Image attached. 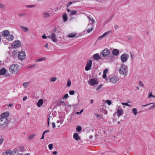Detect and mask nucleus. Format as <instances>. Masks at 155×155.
I'll list each match as a JSON object with an SVG mask.
<instances>
[{
  "label": "nucleus",
  "instance_id": "63",
  "mask_svg": "<svg viewBox=\"0 0 155 155\" xmlns=\"http://www.w3.org/2000/svg\"><path fill=\"white\" fill-rule=\"evenodd\" d=\"M52 127L54 128L55 127V123L54 122H53L52 123Z\"/></svg>",
  "mask_w": 155,
  "mask_h": 155
},
{
  "label": "nucleus",
  "instance_id": "62",
  "mask_svg": "<svg viewBox=\"0 0 155 155\" xmlns=\"http://www.w3.org/2000/svg\"><path fill=\"white\" fill-rule=\"evenodd\" d=\"M27 98V97L26 96H25L23 97V101H25Z\"/></svg>",
  "mask_w": 155,
  "mask_h": 155
},
{
  "label": "nucleus",
  "instance_id": "2",
  "mask_svg": "<svg viewBox=\"0 0 155 155\" xmlns=\"http://www.w3.org/2000/svg\"><path fill=\"white\" fill-rule=\"evenodd\" d=\"M119 72L121 75L127 76L128 73L127 66L123 64H121L119 69Z\"/></svg>",
  "mask_w": 155,
  "mask_h": 155
},
{
  "label": "nucleus",
  "instance_id": "50",
  "mask_svg": "<svg viewBox=\"0 0 155 155\" xmlns=\"http://www.w3.org/2000/svg\"><path fill=\"white\" fill-rule=\"evenodd\" d=\"M74 91H70L69 92V93L71 95H73L74 94Z\"/></svg>",
  "mask_w": 155,
  "mask_h": 155
},
{
  "label": "nucleus",
  "instance_id": "40",
  "mask_svg": "<svg viewBox=\"0 0 155 155\" xmlns=\"http://www.w3.org/2000/svg\"><path fill=\"white\" fill-rule=\"evenodd\" d=\"M57 79L56 77H53L50 79V80L52 82L55 81Z\"/></svg>",
  "mask_w": 155,
  "mask_h": 155
},
{
  "label": "nucleus",
  "instance_id": "57",
  "mask_svg": "<svg viewBox=\"0 0 155 155\" xmlns=\"http://www.w3.org/2000/svg\"><path fill=\"white\" fill-rule=\"evenodd\" d=\"M130 54L131 58H132V59H133V57L134 56V53L132 52H130Z\"/></svg>",
  "mask_w": 155,
  "mask_h": 155
},
{
  "label": "nucleus",
  "instance_id": "25",
  "mask_svg": "<svg viewBox=\"0 0 155 155\" xmlns=\"http://www.w3.org/2000/svg\"><path fill=\"white\" fill-rule=\"evenodd\" d=\"M132 111L134 116H136L137 115V109L136 108H133L132 109Z\"/></svg>",
  "mask_w": 155,
  "mask_h": 155
},
{
  "label": "nucleus",
  "instance_id": "27",
  "mask_svg": "<svg viewBox=\"0 0 155 155\" xmlns=\"http://www.w3.org/2000/svg\"><path fill=\"white\" fill-rule=\"evenodd\" d=\"M63 18L64 21H66L68 20V16L66 13L64 14L63 15Z\"/></svg>",
  "mask_w": 155,
  "mask_h": 155
},
{
  "label": "nucleus",
  "instance_id": "7",
  "mask_svg": "<svg viewBox=\"0 0 155 155\" xmlns=\"http://www.w3.org/2000/svg\"><path fill=\"white\" fill-rule=\"evenodd\" d=\"M26 54L24 51H22L19 52L18 54V57L19 59L22 60L25 58Z\"/></svg>",
  "mask_w": 155,
  "mask_h": 155
},
{
  "label": "nucleus",
  "instance_id": "60",
  "mask_svg": "<svg viewBox=\"0 0 155 155\" xmlns=\"http://www.w3.org/2000/svg\"><path fill=\"white\" fill-rule=\"evenodd\" d=\"M45 35V34L42 36V38L43 39H46L47 38V37Z\"/></svg>",
  "mask_w": 155,
  "mask_h": 155
},
{
  "label": "nucleus",
  "instance_id": "22",
  "mask_svg": "<svg viewBox=\"0 0 155 155\" xmlns=\"http://www.w3.org/2000/svg\"><path fill=\"white\" fill-rule=\"evenodd\" d=\"M97 83V82L94 79H92L91 80L90 84L95 85Z\"/></svg>",
  "mask_w": 155,
  "mask_h": 155
},
{
  "label": "nucleus",
  "instance_id": "38",
  "mask_svg": "<svg viewBox=\"0 0 155 155\" xmlns=\"http://www.w3.org/2000/svg\"><path fill=\"white\" fill-rule=\"evenodd\" d=\"M5 5L0 3V8L4 9L5 8Z\"/></svg>",
  "mask_w": 155,
  "mask_h": 155
},
{
  "label": "nucleus",
  "instance_id": "47",
  "mask_svg": "<svg viewBox=\"0 0 155 155\" xmlns=\"http://www.w3.org/2000/svg\"><path fill=\"white\" fill-rule=\"evenodd\" d=\"M106 102L107 104L110 105L111 104V102L110 100H107L106 101Z\"/></svg>",
  "mask_w": 155,
  "mask_h": 155
},
{
  "label": "nucleus",
  "instance_id": "48",
  "mask_svg": "<svg viewBox=\"0 0 155 155\" xmlns=\"http://www.w3.org/2000/svg\"><path fill=\"white\" fill-rule=\"evenodd\" d=\"M25 150V148L23 147H20V151L21 152H22Z\"/></svg>",
  "mask_w": 155,
  "mask_h": 155
},
{
  "label": "nucleus",
  "instance_id": "15",
  "mask_svg": "<svg viewBox=\"0 0 155 155\" xmlns=\"http://www.w3.org/2000/svg\"><path fill=\"white\" fill-rule=\"evenodd\" d=\"M50 17V15L48 12H44L42 14V17L44 18H47Z\"/></svg>",
  "mask_w": 155,
  "mask_h": 155
},
{
  "label": "nucleus",
  "instance_id": "64",
  "mask_svg": "<svg viewBox=\"0 0 155 155\" xmlns=\"http://www.w3.org/2000/svg\"><path fill=\"white\" fill-rule=\"evenodd\" d=\"M58 153V152L56 151H54L53 152V154H54V155H56Z\"/></svg>",
  "mask_w": 155,
  "mask_h": 155
},
{
  "label": "nucleus",
  "instance_id": "5",
  "mask_svg": "<svg viewBox=\"0 0 155 155\" xmlns=\"http://www.w3.org/2000/svg\"><path fill=\"white\" fill-rule=\"evenodd\" d=\"M129 55L125 54H122L120 56V58L122 63L126 62L128 60Z\"/></svg>",
  "mask_w": 155,
  "mask_h": 155
},
{
  "label": "nucleus",
  "instance_id": "1",
  "mask_svg": "<svg viewBox=\"0 0 155 155\" xmlns=\"http://www.w3.org/2000/svg\"><path fill=\"white\" fill-rule=\"evenodd\" d=\"M19 71V66L16 64L11 65L9 68L10 72L13 74H17L18 73Z\"/></svg>",
  "mask_w": 155,
  "mask_h": 155
},
{
  "label": "nucleus",
  "instance_id": "4",
  "mask_svg": "<svg viewBox=\"0 0 155 155\" xmlns=\"http://www.w3.org/2000/svg\"><path fill=\"white\" fill-rule=\"evenodd\" d=\"M120 79L118 76H110L107 78V80L112 83H115L119 81Z\"/></svg>",
  "mask_w": 155,
  "mask_h": 155
},
{
  "label": "nucleus",
  "instance_id": "55",
  "mask_svg": "<svg viewBox=\"0 0 155 155\" xmlns=\"http://www.w3.org/2000/svg\"><path fill=\"white\" fill-rule=\"evenodd\" d=\"M102 85H100V86H99V87L97 88L96 90L97 91L99 90L102 87Z\"/></svg>",
  "mask_w": 155,
  "mask_h": 155
},
{
  "label": "nucleus",
  "instance_id": "28",
  "mask_svg": "<svg viewBox=\"0 0 155 155\" xmlns=\"http://www.w3.org/2000/svg\"><path fill=\"white\" fill-rule=\"evenodd\" d=\"M90 26L91 28H89L87 30V31L88 33H90L93 30V27L92 26L91 24H88V26Z\"/></svg>",
  "mask_w": 155,
  "mask_h": 155
},
{
  "label": "nucleus",
  "instance_id": "21",
  "mask_svg": "<svg viewBox=\"0 0 155 155\" xmlns=\"http://www.w3.org/2000/svg\"><path fill=\"white\" fill-rule=\"evenodd\" d=\"M93 58L94 59L97 61L98 60L101 58V57L99 54L97 53L96 54L93 55Z\"/></svg>",
  "mask_w": 155,
  "mask_h": 155
},
{
  "label": "nucleus",
  "instance_id": "31",
  "mask_svg": "<svg viewBox=\"0 0 155 155\" xmlns=\"http://www.w3.org/2000/svg\"><path fill=\"white\" fill-rule=\"evenodd\" d=\"M77 12L75 10H73L71 11L70 13V15H74L77 14Z\"/></svg>",
  "mask_w": 155,
  "mask_h": 155
},
{
  "label": "nucleus",
  "instance_id": "61",
  "mask_svg": "<svg viewBox=\"0 0 155 155\" xmlns=\"http://www.w3.org/2000/svg\"><path fill=\"white\" fill-rule=\"evenodd\" d=\"M103 77L104 78H107V75L106 74H103Z\"/></svg>",
  "mask_w": 155,
  "mask_h": 155
},
{
  "label": "nucleus",
  "instance_id": "41",
  "mask_svg": "<svg viewBox=\"0 0 155 155\" xmlns=\"http://www.w3.org/2000/svg\"><path fill=\"white\" fill-rule=\"evenodd\" d=\"M26 15V13H22L19 14L18 15V16L20 17H23V16L25 15Z\"/></svg>",
  "mask_w": 155,
  "mask_h": 155
},
{
  "label": "nucleus",
  "instance_id": "37",
  "mask_svg": "<svg viewBox=\"0 0 155 155\" xmlns=\"http://www.w3.org/2000/svg\"><path fill=\"white\" fill-rule=\"evenodd\" d=\"M149 105L152 104V105L149 108L150 110L152 109L155 107V106H154V104L153 103H150L149 104Z\"/></svg>",
  "mask_w": 155,
  "mask_h": 155
},
{
  "label": "nucleus",
  "instance_id": "36",
  "mask_svg": "<svg viewBox=\"0 0 155 155\" xmlns=\"http://www.w3.org/2000/svg\"><path fill=\"white\" fill-rule=\"evenodd\" d=\"M63 121H64V119H63V120H57V123L58 124H59V123H60V124H62Z\"/></svg>",
  "mask_w": 155,
  "mask_h": 155
},
{
  "label": "nucleus",
  "instance_id": "53",
  "mask_svg": "<svg viewBox=\"0 0 155 155\" xmlns=\"http://www.w3.org/2000/svg\"><path fill=\"white\" fill-rule=\"evenodd\" d=\"M108 69L107 68L105 69L103 71V74H106L107 73L108 71Z\"/></svg>",
  "mask_w": 155,
  "mask_h": 155
},
{
  "label": "nucleus",
  "instance_id": "42",
  "mask_svg": "<svg viewBox=\"0 0 155 155\" xmlns=\"http://www.w3.org/2000/svg\"><path fill=\"white\" fill-rule=\"evenodd\" d=\"M151 97H155L154 96H153V95H152V93L151 92L149 94V95H148V98H150Z\"/></svg>",
  "mask_w": 155,
  "mask_h": 155
},
{
  "label": "nucleus",
  "instance_id": "44",
  "mask_svg": "<svg viewBox=\"0 0 155 155\" xmlns=\"http://www.w3.org/2000/svg\"><path fill=\"white\" fill-rule=\"evenodd\" d=\"M53 145L52 144H50L48 145V147L50 150H51L53 148Z\"/></svg>",
  "mask_w": 155,
  "mask_h": 155
},
{
  "label": "nucleus",
  "instance_id": "45",
  "mask_svg": "<svg viewBox=\"0 0 155 155\" xmlns=\"http://www.w3.org/2000/svg\"><path fill=\"white\" fill-rule=\"evenodd\" d=\"M121 104H122L123 105H126V106H129V107H130L131 106V105H129L128 103H121Z\"/></svg>",
  "mask_w": 155,
  "mask_h": 155
},
{
  "label": "nucleus",
  "instance_id": "29",
  "mask_svg": "<svg viewBox=\"0 0 155 155\" xmlns=\"http://www.w3.org/2000/svg\"><path fill=\"white\" fill-rule=\"evenodd\" d=\"M61 104L63 106L65 107V108H66V106H67L68 104L65 103V102H64L63 101H60V102L58 103Z\"/></svg>",
  "mask_w": 155,
  "mask_h": 155
},
{
  "label": "nucleus",
  "instance_id": "3",
  "mask_svg": "<svg viewBox=\"0 0 155 155\" xmlns=\"http://www.w3.org/2000/svg\"><path fill=\"white\" fill-rule=\"evenodd\" d=\"M8 119H0V128H4L8 126Z\"/></svg>",
  "mask_w": 155,
  "mask_h": 155
},
{
  "label": "nucleus",
  "instance_id": "59",
  "mask_svg": "<svg viewBox=\"0 0 155 155\" xmlns=\"http://www.w3.org/2000/svg\"><path fill=\"white\" fill-rule=\"evenodd\" d=\"M74 106V105H70V104H68V105H67V106H66V107H71V106Z\"/></svg>",
  "mask_w": 155,
  "mask_h": 155
},
{
  "label": "nucleus",
  "instance_id": "51",
  "mask_svg": "<svg viewBox=\"0 0 155 155\" xmlns=\"http://www.w3.org/2000/svg\"><path fill=\"white\" fill-rule=\"evenodd\" d=\"M110 18H109L106 21L104 22V25L107 24L110 21Z\"/></svg>",
  "mask_w": 155,
  "mask_h": 155
},
{
  "label": "nucleus",
  "instance_id": "35",
  "mask_svg": "<svg viewBox=\"0 0 155 155\" xmlns=\"http://www.w3.org/2000/svg\"><path fill=\"white\" fill-rule=\"evenodd\" d=\"M76 34L74 33H71L68 35V36L69 38H72L74 37Z\"/></svg>",
  "mask_w": 155,
  "mask_h": 155
},
{
  "label": "nucleus",
  "instance_id": "17",
  "mask_svg": "<svg viewBox=\"0 0 155 155\" xmlns=\"http://www.w3.org/2000/svg\"><path fill=\"white\" fill-rule=\"evenodd\" d=\"M73 138L76 140H78L80 139V136L78 134L74 133L73 135Z\"/></svg>",
  "mask_w": 155,
  "mask_h": 155
},
{
  "label": "nucleus",
  "instance_id": "39",
  "mask_svg": "<svg viewBox=\"0 0 155 155\" xmlns=\"http://www.w3.org/2000/svg\"><path fill=\"white\" fill-rule=\"evenodd\" d=\"M36 135L35 134H33V135H30L28 137V139L30 140L33 138Z\"/></svg>",
  "mask_w": 155,
  "mask_h": 155
},
{
  "label": "nucleus",
  "instance_id": "34",
  "mask_svg": "<svg viewBox=\"0 0 155 155\" xmlns=\"http://www.w3.org/2000/svg\"><path fill=\"white\" fill-rule=\"evenodd\" d=\"M76 130L78 132H81V127L79 126H78L76 128Z\"/></svg>",
  "mask_w": 155,
  "mask_h": 155
},
{
  "label": "nucleus",
  "instance_id": "9",
  "mask_svg": "<svg viewBox=\"0 0 155 155\" xmlns=\"http://www.w3.org/2000/svg\"><path fill=\"white\" fill-rule=\"evenodd\" d=\"M110 53V51L108 49H104L101 52V54L103 57H106Z\"/></svg>",
  "mask_w": 155,
  "mask_h": 155
},
{
  "label": "nucleus",
  "instance_id": "13",
  "mask_svg": "<svg viewBox=\"0 0 155 155\" xmlns=\"http://www.w3.org/2000/svg\"><path fill=\"white\" fill-rule=\"evenodd\" d=\"M110 32L109 31L106 32H105L102 35L100 36L97 39V40H101L105 36H106Z\"/></svg>",
  "mask_w": 155,
  "mask_h": 155
},
{
  "label": "nucleus",
  "instance_id": "46",
  "mask_svg": "<svg viewBox=\"0 0 155 155\" xmlns=\"http://www.w3.org/2000/svg\"><path fill=\"white\" fill-rule=\"evenodd\" d=\"M35 6V5H26V7L28 8H33Z\"/></svg>",
  "mask_w": 155,
  "mask_h": 155
},
{
  "label": "nucleus",
  "instance_id": "49",
  "mask_svg": "<svg viewBox=\"0 0 155 155\" xmlns=\"http://www.w3.org/2000/svg\"><path fill=\"white\" fill-rule=\"evenodd\" d=\"M87 18L89 19V21H92V23H94V20L91 19L90 17L88 16Z\"/></svg>",
  "mask_w": 155,
  "mask_h": 155
},
{
  "label": "nucleus",
  "instance_id": "54",
  "mask_svg": "<svg viewBox=\"0 0 155 155\" xmlns=\"http://www.w3.org/2000/svg\"><path fill=\"white\" fill-rule=\"evenodd\" d=\"M72 4V2H69L67 4V8H68L69 6H70L71 4Z\"/></svg>",
  "mask_w": 155,
  "mask_h": 155
},
{
  "label": "nucleus",
  "instance_id": "6",
  "mask_svg": "<svg viewBox=\"0 0 155 155\" xmlns=\"http://www.w3.org/2000/svg\"><path fill=\"white\" fill-rule=\"evenodd\" d=\"M21 45V42L20 41L17 40L14 41L12 45L13 48H16L19 47Z\"/></svg>",
  "mask_w": 155,
  "mask_h": 155
},
{
  "label": "nucleus",
  "instance_id": "11",
  "mask_svg": "<svg viewBox=\"0 0 155 155\" xmlns=\"http://www.w3.org/2000/svg\"><path fill=\"white\" fill-rule=\"evenodd\" d=\"M43 104V100L42 99H40L38 100L36 104V105L38 107H41Z\"/></svg>",
  "mask_w": 155,
  "mask_h": 155
},
{
  "label": "nucleus",
  "instance_id": "52",
  "mask_svg": "<svg viewBox=\"0 0 155 155\" xmlns=\"http://www.w3.org/2000/svg\"><path fill=\"white\" fill-rule=\"evenodd\" d=\"M139 85L141 86V87H143L144 86V85L143 84V83L140 81H139Z\"/></svg>",
  "mask_w": 155,
  "mask_h": 155
},
{
  "label": "nucleus",
  "instance_id": "43",
  "mask_svg": "<svg viewBox=\"0 0 155 155\" xmlns=\"http://www.w3.org/2000/svg\"><path fill=\"white\" fill-rule=\"evenodd\" d=\"M68 97V94H66L63 97L64 100L66 99Z\"/></svg>",
  "mask_w": 155,
  "mask_h": 155
},
{
  "label": "nucleus",
  "instance_id": "20",
  "mask_svg": "<svg viewBox=\"0 0 155 155\" xmlns=\"http://www.w3.org/2000/svg\"><path fill=\"white\" fill-rule=\"evenodd\" d=\"M6 70L5 68H2L0 70V75H4L6 74Z\"/></svg>",
  "mask_w": 155,
  "mask_h": 155
},
{
  "label": "nucleus",
  "instance_id": "26",
  "mask_svg": "<svg viewBox=\"0 0 155 155\" xmlns=\"http://www.w3.org/2000/svg\"><path fill=\"white\" fill-rule=\"evenodd\" d=\"M46 59V57H43L39 59H37L35 60V62H40L42 61H43Z\"/></svg>",
  "mask_w": 155,
  "mask_h": 155
},
{
  "label": "nucleus",
  "instance_id": "16",
  "mask_svg": "<svg viewBox=\"0 0 155 155\" xmlns=\"http://www.w3.org/2000/svg\"><path fill=\"white\" fill-rule=\"evenodd\" d=\"M6 38L8 41H12L14 39V36L12 35L9 34L6 37Z\"/></svg>",
  "mask_w": 155,
  "mask_h": 155
},
{
  "label": "nucleus",
  "instance_id": "10",
  "mask_svg": "<svg viewBox=\"0 0 155 155\" xmlns=\"http://www.w3.org/2000/svg\"><path fill=\"white\" fill-rule=\"evenodd\" d=\"M9 114L8 112H5L2 113L1 115V118L8 119L7 117L9 116Z\"/></svg>",
  "mask_w": 155,
  "mask_h": 155
},
{
  "label": "nucleus",
  "instance_id": "58",
  "mask_svg": "<svg viewBox=\"0 0 155 155\" xmlns=\"http://www.w3.org/2000/svg\"><path fill=\"white\" fill-rule=\"evenodd\" d=\"M35 64H34L32 65H30V66H29L28 67V68H33V67H35Z\"/></svg>",
  "mask_w": 155,
  "mask_h": 155
},
{
  "label": "nucleus",
  "instance_id": "32",
  "mask_svg": "<svg viewBox=\"0 0 155 155\" xmlns=\"http://www.w3.org/2000/svg\"><path fill=\"white\" fill-rule=\"evenodd\" d=\"M19 53L17 50L13 51L12 55L14 56H16L18 53Z\"/></svg>",
  "mask_w": 155,
  "mask_h": 155
},
{
  "label": "nucleus",
  "instance_id": "18",
  "mask_svg": "<svg viewBox=\"0 0 155 155\" xmlns=\"http://www.w3.org/2000/svg\"><path fill=\"white\" fill-rule=\"evenodd\" d=\"M9 34V32L7 30H5L3 31L2 35L3 36L6 37Z\"/></svg>",
  "mask_w": 155,
  "mask_h": 155
},
{
  "label": "nucleus",
  "instance_id": "14",
  "mask_svg": "<svg viewBox=\"0 0 155 155\" xmlns=\"http://www.w3.org/2000/svg\"><path fill=\"white\" fill-rule=\"evenodd\" d=\"M12 151L10 150H7L5 153H3L1 155H12Z\"/></svg>",
  "mask_w": 155,
  "mask_h": 155
},
{
  "label": "nucleus",
  "instance_id": "19",
  "mask_svg": "<svg viewBox=\"0 0 155 155\" xmlns=\"http://www.w3.org/2000/svg\"><path fill=\"white\" fill-rule=\"evenodd\" d=\"M123 110L122 109H119V108L117 111V116L119 117L123 114Z\"/></svg>",
  "mask_w": 155,
  "mask_h": 155
},
{
  "label": "nucleus",
  "instance_id": "24",
  "mask_svg": "<svg viewBox=\"0 0 155 155\" xmlns=\"http://www.w3.org/2000/svg\"><path fill=\"white\" fill-rule=\"evenodd\" d=\"M119 51L117 49H113L112 53L113 54L115 55H117L119 53Z\"/></svg>",
  "mask_w": 155,
  "mask_h": 155
},
{
  "label": "nucleus",
  "instance_id": "12",
  "mask_svg": "<svg viewBox=\"0 0 155 155\" xmlns=\"http://www.w3.org/2000/svg\"><path fill=\"white\" fill-rule=\"evenodd\" d=\"M51 39L54 42H56L57 41V38H56V36L54 33H53L51 34Z\"/></svg>",
  "mask_w": 155,
  "mask_h": 155
},
{
  "label": "nucleus",
  "instance_id": "30",
  "mask_svg": "<svg viewBox=\"0 0 155 155\" xmlns=\"http://www.w3.org/2000/svg\"><path fill=\"white\" fill-rule=\"evenodd\" d=\"M29 83L28 82H24L23 83V85L25 87L27 88L28 87Z\"/></svg>",
  "mask_w": 155,
  "mask_h": 155
},
{
  "label": "nucleus",
  "instance_id": "33",
  "mask_svg": "<svg viewBox=\"0 0 155 155\" xmlns=\"http://www.w3.org/2000/svg\"><path fill=\"white\" fill-rule=\"evenodd\" d=\"M71 80L70 79H69L68 80V82L67 83V86L69 87L71 85Z\"/></svg>",
  "mask_w": 155,
  "mask_h": 155
},
{
  "label": "nucleus",
  "instance_id": "23",
  "mask_svg": "<svg viewBox=\"0 0 155 155\" xmlns=\"http://www.w3.org/2000/svg\"><path fill=\"white\" fill-rule=\"evenodd\" d=\"M19 27L24 32H27L28 31V28L26 27L23 26H20Z\"/></svg>",
  "mask_w": 155,
  "mask_h": 155
},
{
  "label": "nucleus",
  "instance_id": "56",
  "mask_svg": "<svg viewBox=\"0 0 155 155\" xmlns=\"http://www.w3.org/2000/svg\"><path fill=\"white\" fill-rule=\"evenodd\" d=\"M4 139L2 138H0V144L2 143L3 142Z\"/></svg>",
  "mask_w": 155,
  "mask_h": 155
},
{
  "label": "nucleus",
  "instance_id": "8",
  "mask_svg": "<svg viewBox=\"0 0 155 155\" xmlns=\"http://www.w3.org/2000/svg\"><path fill=\"white\" fill-rule=\"evenodd\" d=\"M92 64V61L89 60L87 62L86 66L85 67V70L86 71H88L91 69Z\"/></svg>",
  "mask_w": 155,
  "mask_h": 155
}]
</instances>
